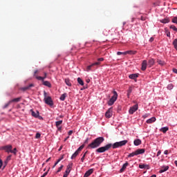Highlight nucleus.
I'll return each mask as SVG.
<instances>
[{
	"label": "nucleus",
	"instance_id": "f257e3e1",
	"mask_svg": "<svg viewBox=\"0 0 177 177\" xmlns=\"http://www.w3.org/2000/svg\"><path fill=\"white\" fill-rule=\"evenodd\" d=\"M104 142V138L98 137L93 140L91 143L88 145V149H97L100 145Z\"/></svg>",
	"mask_w": 177,
	"mask_h": 177
},
{
	"label": "nucleus",
	"instance_id": "f03ea898",
	"mask_svg": "<svg viewBox=\"0 0 177 177\" xmlns=\"http://www.w3.org/2000/svg\"><path fill=\"white\" fill-rule=\"evenodd\" d=\"M127 143H128V140H127L120 141V142H116L113 144H111V147L113 149H118V147H122V146H125Z\"/></svg>",
	"mask_w": 177,
	"mask_h": 177
},
{
	"label": "nucleus",
	"instance_id": "7ed1b4c3",
	"mask_svg": "<svg viewBox=\"0 0 177 177\" xmlns=\"http://www.w3.org/2000/svg\"><path fill=\"white\" fill-rule=\"evenodd\" d=\"M111 144H107L104 147H100L97 148L95 151L96 153H105V151H109L110 148L111 147Z\"/></svg>",
	"mask_w": 177,
	"mask_h": 177
},
{
	"label": "nucleus",
	"instance_id": "20e7f679",
	"mask_svg": "<svg viewBox=\"0 0 177 177\" xmlns=\"http://www.w3.org/2000/svg\"><path fill=\"white\" fill-rule=\"evenodd\" d=\"M46 95V91H44V102L46 104H48V106H53V100H52V97L50 96L48 97Z\"/></svg>",
	"mask_w": 177,
	"mask_h": 177
},
{
	"label": "nucleus",
	"instance_id": "39448f33",
	"mask_svg": "<svg viewBox=\"0 0 177 177\" xmlns=\"http://www.w3.org/2000/svg\"><path fill=\"white\" fill-rule=\"evenodd\" d=\"M117 97H118V94H117V91H113V95L108 102L109 106H113L115 101L117 100Z\"/></svg>",
	"mask_w": 177,
	"mask_h": 177
},
{
	"label": "nucleus",
	"instance_id": "423d86ee",
	"mask_svg": "<svg viewBox=\"0 0 177 177\" xmlns=\"http://www.w3.org/2000/svg\"><path fill=\"white\" fill-rule=\"evenodd\" d=\"M146 150L145 149H138L134 152L129 154L128 157H134V156H139V154H144Z\"/></svg>",
	"mask_w": 177,
	"mask_h": 177
},
{
	"label": "nucleus",
	"instance_id": "0eeeda50",
	"mask_svg": "<svg viewBox=\"0 0 177 177\" xmlns=\"http://www.w3.org/2000/svg\"><path fill=\"white\" fill-rule=\"evenodd\" d=\"M112 116H113V107H111L106 112L105 117L106 118H111Z\"/></svg>",
	"mask_w": 177,
	"mask_h": 177
},
{
	"label": "nucleus",
	"instance_id": "6e6552de",
	"mask_svg": "<svg viewBox=\"0 0 177 177\" xmlns=\"http://www.w3.org/2000/svg\"><path fill=\"white\" fill-rule=\"evenodd\" d=\"M70 172H71V165H68L66 170L65 171L63 177L68 176V175H70Z\"/></svg>",
	"mask_w": 177,
	"mask_h": 177
},
{
	"label": "nucleus",
	"instance_id": "1a4fd4ad",
	"mask_svg": "<svg viewBox=\"0 0 177 177\" xmlns=\"http://www.w3.org/2000/svg\"><path fill=\"white\" fill-rule=\"evenodd\" d=\"M12 149H13L12 145H6L2 147V149L5 150L6 153H10L12 151Z\"/></svg>",
	"mask_w": 177,
	"mask_h": 177
},
{
	"label": "nucleus",
	"instance_id": "9d476101",
	"mask_svg": "<svg viewBox=\"0 0 177 177\" xmlns=\"http://www.w3.org/2000/svg\"><path fill=\"white\" fill-rule=\"evenodd\" d=\"M138 109V104H135L134 106H131L129 111V114H133V113H135V111H136Z\"/></svg>",
	"mask_w": 177,
	"mask_h": 177
},
{
	"label": "nucleus",
	"instance_id": "9b49d317",
	"mask_svg": "<svg viewBox=\"0 0 177 177\" xmlns=\"http://www.w3.org/2000/svg\"><path fill=\"white\" fill-rule=\"evenodd\" d=\"M32 87H34V84H30L28 86L21 88V91H23V92H26V91H28L29 89H31V88Z\"/></svg>",
	"mask_w": 177,
	"mask_h": 177
},
{
	"label": "nucleus",
	"instance_id": "f8f14e48",
	"mask_svg": "<svg viewBox=\"0 0 177 177\" xmlns=\"http://www.w3.org/2000/svg\"><path fill=\"white\" fill-rule=\"evenodd\" d=\"M100 62H95L86 67V71H91L92 67H95V66H99Z\"/></svg>",
	"mask_w": 177,
	"mask_h": 177
},
{
	"label": "nucleus",
	"instance_id": "ddd939ff",
	"mask_svg": "<svg viewBox=\"0 0 177 177\" xmlns=\"http://www.w3.org/2000/svg\"><path fill=\"white\" fill-rule=\"evenodd\" d=\"M146 68H147V61L144 60L142 61V63L141 70L142 71H146Z\"/></svg>",
	"mask_w": 177,
	"mask_h": 177
},
{
	"label": "nucleus",
	"instance_id": "4468645a",
	"mask_svg": "<svg viewBox=\"0 0 177 177\" xmlns=\"http://www.w3.org/2000/svg\"><path fill=\"white\" fill-rule=\"evenodd\" d=\"M169 169V166H162L159 171V174H162V172H167V171H168Z\"/></svg>",
	"mask_w": 177,
	"mask_h": 177
},
{
	"label": "nucleus",
	"instance_id": "2eb2a0df",
	"mask_svg": "<svg viewBox=\"0 0 177 177\" xmlns=\"http://www.w3.org/2000/svg\"><path fill=\"white\" fill-rule=\"evenodd\" d=\"M93 174V169H88L84 175V177H89Z\"/></svg>",
	"mask_w": 177,
	"mask_h": 177
},
{
	"label": "nucleus",
	"instance_id": "dca6fc26",
	"mask_svg": "<svg viewBox=\"0 0 177 177\" xmlns=\"http://www.w3.org/2000/svg\"><path fill=\"white\" fill-rule=\"evenodd\" d=\"M48 77V74L46 73H44V76L41 77V76H36V79L38 80V81H42L44 82V80Z\"/></svg>",
	"mask_w": 177,
	"mask_h": 177
},
{
	"label": "nucleus",
	"instance_id": "f3484780",
	"mask_svg": "<svg viewBox=\"0 0 177 177\" xmlns=\"http://www.w3.org/2000/svg\"><path fill=\"white\" fill-rule=\"evenodd\" d=\"M138 77H139V73H133L129 75V78H130V80H136Z\"/></svg>",
	"mask_w": 177,
	"mask_h": 177
},
{
	"label": "nucleus",
	"instance_id": "a211bd4d",
	"mask_svg": "<svg viewBox=\"0 0 177 177\" xmlns=\"http://www.w3.org/2000/svg\"><path fill=\"white\" fill-rule=\"evenodd\" d=\"M129 165V163H128V162H126L123 165L122 167L120 169V172L122 173L124 172V171H125V169H127V167Z\"/></svg>",
	"mask_w": 177,
	"mask_h": 177
},
{
	"label": "nucleus",
	"instance_id": "6ab92c4d",
	"mask_svg": "<svg viewBox=\"0 0 177 177\" xmlns=\"http://www.w3.org/2000/svg\"><path fill=\"white\" fill-rule=\"evenodd\" d=\"M21 100V97H17L10 100V103H19Z\"/></svg>",
	"mask_w": 177,
	"mask_h": 177
},
{
	"label": "nucleus",
	"instance_id": "aec40b11",
	"mask_svg": "<svg viewBox=\"0 0 177 177\" xmlns=\"http://www.w3.org/2000/svg\"><path fill=\"white\" fill-rule=\"evenodd\" d=\"M156 117H152L147 120V124H153V122H156Z\"/></svg>",
	"mask_w": 177,
	"mask_h": 177
},
{
	"label": "nucleus",
	"instance_id": "412c9836",
	"mask_svg": "<svg viewBox=\"0 0 177 177\" xmlns=\"http://www.w3.org/2000/svg\"><path fill=\"white\" fill-rule=\"evenodd\" d=\"M43 85H44V86H48V88H52V84L48 81L44 80Z\"/></svg>",
	"mask_w": 177,
	"mask_h": 177
},
{
	"label": "nucleus",
	"instance_id": "4be33fe9",
	"mask_svg": "<svg viewBox=\"0 0 177 177\" xmlns=\"http://www.w3.org/2000/svg\"><path fill=\"white\" fill-rule=\"evenodd\" d=\"M154 59H150L148 62V66L149 67H153L154 66Z\"/></svg>",
	"mask_w": 177,
	"mask_h": 177
},
{
	"label": "nucleus",
	"instance_id": "5701e85b",
	"mask_svg": "<svg viewBox=\"0 0 177 177\" xmlns=\"http://www.w3.org/2000/svg\"><path fill=\"white\" fill-rule=\"evenodd\" d=\"M133 143L135 146H139L142 145V140H140V139H136L134 140Z\"/></svg>",
	"mask_w": 177,
	"mask_h": 177
},
{
	"label": "nucleus",
	"instance_id": "b1692460",
	"mask_svg": "<svg viewBox=\"0 0 177 177\" xmlns=\"http://www.w3.org/2000/svg\"><path fill=\"white\" fill-rule=\"evenodd\" d=\"M30 111L32 113V117H35V118H37L38 117V115L39 114V111L35 112L34 111H32V109H31Z\"/></svg>",
	"mask_w": 177,
	"mask_h": 177
},
{
	"label": "nucleus",
	"instance_id": "393cba45",
	"mask_svg": "<svg viewBox=\"0 0 177 177\" xmlns=\"http://www.w3.org/2000/svg\"><path fill=\"white\" fill-rule=\"evenodd\" d=\"M136 51L135 50H127V51H125V53L124 55H136Z\"/></svg>",
	"mask_w": 177,
	"mask_h": 177
},
{
	"label": "nucleus",
	"instance_id": "a878e982",
	"mask_svg": "<svg viewBox=\"0 0 177 177\" xmlns=\"http://www.w3.org/2000/svg\"><path fill=\"white\" fill-rule=\"evenodd\" d=\"M66 97H67V93H65L61 95L59 100H62V102H64V100H66Z\"/></svg>",
	"mask_w": 177,
	"mask_h": 177
},
{
	"label": "nucleus",
	"instance_id": "bb28decb",
	"mask_svg": "<svg viewBox=\"0 0 177 177\" xmlns=\"http://www.w3.org/2000/svg\"><path fill=\"white\" fill-rule=\"evenodd\" d=\"M169 128L167 127H162L160 129V131L162 132L163 133H166L167 131H168Z\"/></svg>",
	"mask_w": 177,
	"mask_h": 177
},
{
	"label": "nucleus",
	"instance_id": "cd10ccee",
	"mask_svg": "<svg viewBox=\"0 0 177 177\" xmlns=\"http://www.w3.org/2000/svg\"><path fill=\"white\" fill-rule=\"evenodd\" d=\"M62 124H63V120L57 121L55 122L56 127L59 128V127H60V125H62Z\"/></svg>",
	"mask_w": 177,
	"mask_h": 177
},
{
	"label": "nucleus",
	"instance_id": "c85d7f7f",
	"mask_svg": "<svg viewBox=\"0 0 177 177\" xmlns=\"http://www.w3.org/2000/svg\"><path fill=\"white\" fill-rule=\"evenodd\" d=\"M169 21V19L168 18H165L160 20V23H163V24H167Z\"/></svg>",
	"mask_w": 177,
	"mask_h": 177
},
{
	"label": "nucleus",
	"instance_id": "c756f323",
	"mask_svg": "<svg viewBox=\"0 0 177 177\" xmlns=\"http://www.w3.org/2000/svg\"><path fill=\"white\" fill-rule=\"evenodd\" d=\"M77 82L78 84H80V85H82V86H83L84 81L82 80V79H81V77L77 78Z\"/></svg>",
	"mask_w": 177,
	"mask_h": 177
},
{
	"label": "nucleus",
	"instance_id": "7c9ffc66",
	"mask_svg": "<svg viewBox=\"0 0 177 177\" xmlns=\"http://www.w3.org/2000/svg\"><path fill=\"white\" fill-rule=\"evenodd\" d=\"M11 159H12V155H9L7 157L6 160L5 161L6 165H7L8 162H9V161H10Z\"/></svg>",
	"mask_w": 177,
	"mask_h": 177
},
{
	"label": "nucleus",
	"instance_id": "2f4dec72",
	"mask_svg": "<svg viewBox=\"0 0 177 177\" xmlns=\"http://www.w3.org/2000/svg\"><path fill=\"white\" fill-rule=\"evenodd\" d=\"M78 154H80V153H78V151H75V152L72 155L71 159L74 160V158H75V157H77V156H78Z\"/></svg>",
	"mask_w": 177,
	"mask_h": 177
},
{
	"label": "nucleus",
	"instance_id": "473e14b6",
	"mask_svg": "<svg viewBox=\"0 0 177 177\" xmlns=\"http://www.w3.org/2000/svg\"><path fill=\"white\" fill-rule=\"evenodd\" d=\"M131 93H132V87H129L127 91V97H129Z\"/></svg>",
	"mask_w": 177,
	"mask_h": 177
},
{
	"label": "nucleus",
	"instance_id": "72a5a7b5",
	"mask_svg": "<svg viewBox=\"0 0 177 177\" xmlns=\"http://www.w3.org/2000/svg\"><path fill=\"white\" fill-rule=\"evenodd\" d=\"M65 83L68 85V86H71V82H70V79H65Z\"/></svg>",
	"mask_w": 177,
	"mask_h": 177
},
{
	"label": "nucleus",
	"instance_id": "f704fd0d",
	"mask_svg": "<svg viewBox=\"0 0 177 177\" xmlns=\"http://www.w3.org/2000/svg\"><path fill=\"white\" fill-rule=\"evenodd\" d=\"M173 45L174 46V48L177 50V39H175L173 41Z\"/></svg>",
	"mask_w": 177,
	"mask_h": 177
},
{
	"label": "nucleus",
	"instance_id": "c9c22d12",
	"mask_svg": "<svg viewBox=\"0 0 177 177\" xmlns=\"http://www.w3.org/2000/svg\"><path fill=\"white\" fill-rule=\"evenodd\" d=\"M157 63H158V64H160V66H164V64H165V62H164V61H162L161 59H158Z\"/></svg>",
	"mask_w": 177,
	"mask_h": 177
},
{
	"label": "nucleus",
	"instance_id": "e433bc0d",
	"mask_svg": "<svg viewBox=\"0 0 177 177\" xmlns=\"http://www.w3.org/2000/svg\"><path fill=\"white\" fill-rule=\"evenodd\" d=\"M12 103L10 102V101H9L7 104H6L3 106V109H8V107H9V106H10Z\"/></svg>",
	"mask_w": 177,
	"mask_h": 177
},
{
	"label": "nucleus",
	"instance_id": "4c0bfd02",
	"mask_svg": "<svg viewBox=\"0 0 177 177\" xmlns=\"http://www.w3.org/2000/svg\"><path fill=\"white\" fill-rule=\"evenodd\" d=\"M87 153H88V151H86L84 153L83 156L82 157V158H81L82 162H84V160H85V157H86Z\"/></svg>",
	"mask_w": 177,
	"mask_h": 177
},
{
	"label": "nucleus",
	"instance_id": "58836bf2",
	"mask_svg": "<svg viewBox=\"0 0 177 177\" xmlns=\"http://www.w3.org/2000/svg\"><path fill=\"white\" fill-rule=\"evenodd\" d=\"M63 168H64V165H62L59 168L58 170L57 171V174H59V172H60Z\"/></svg>",
	"mask_w": 177,
	"mask_h": 177
},
{
	"label": "nucleus",
	"instance_id": "ea45409f",
	"mask_svg": "<svg viewBox=\"0 0 177 177\" xmlns=\"http://www.w3.org/2000/svg\"><path fill=\"white\" fill-rule=\"evenodd\" d=\"M171 21H172V23H174L175 24H177V17H173Z\"/></svg>",
	"mask_w": 177,
	"mask_h": 177
},
{
	"label": "nucleus",
	"instance_id": "a19ab883",
	"mask_svg": "<svg viewBox=\"0 0 177 177\" xmlns=\"http://www.w3.org/2000/svg\"><path fill=\"white\" fill-rule=\"evenodd\" d=\"M61 161H62V159H58L57 162L55 163V165L53 166V168H55V167H56V165H57L59 162H60Z\"/></svg>",
	"mask_w": 177,
	"mask_h": 177
},
{
	"label": "nucleus",
	"instance_id": "79ce46f5",
	"mask_svg": "<svg viewBox=\"0 0 177 177\" xmlns=\"http://www.w3.org/2000/svg\"><path fill=\"white\" fill-rule=\"evenodd\" d=\"M82 149H84V145L80 146L77 150L76 151H77V153H80V151H81L82 150Z\"/></svg>",
	"mask_w": 177,
	"mask_h": 177
},
{
	"label": "nucleus",
	"instance_id": "37998d69",
	"mask_svg": "<svg viewBox=\"0 0 177 177\" xmlns=\"http://www.w3.org/2000/svg\"><path fill=\"white\" fill-rule=\"evenodd\" d=\"M10 153H12V154L16 155V153H17V149L15 148L13 150L11 149Z\"/></svg>",
	"mask_w": 177,
	"mask_h": 177
},
{
	"label": "nucleus",
	"instance_id": "c03bdc74",
	"mask_svg": "<svg viewBox=\"0 0 177 177\" xmlns=\"http://www.w3.org/2000/svg\"><path fill=\"white\" fill-rule=\"evenodd\" d=\"M38 73H39V71H38V70H36L35 71V73H34V77H35V78H37V77H38V75H37V74H38Z\"/></svg>",
	"mask_w": 177,
	"mask_h": 177
},
{
	"label": "nucleus",
	"instance_id": "a18cd8bd",
	"mask_svg": "<svg viewBox=\"0 0 177 177\" xmlns=\"http://www.w3.org/2000/svg\"><path fill=\"white\" fill-rule=\"evenodd\" d=\"M39 138H41V133H37L36 136H35V138L36 139H39Z\"/></svg>",
	"mask_w": 177,
	"mask_h": 177
},
{
	"label": "nucleus",
	"instance_id": "49530a36",
	"mask_svg": "<svg viewBox=\"0 0 177 177\" xmlns=\"http://www.w3.org/2000/svg\"><path fill=\"white\" fill-rule=\"evenodd\" d=\"M124 53H125V52H120V51H118V53H117V55H118V56H120V55H124V56L126 55L125 54H124Z\"/></svg>",
	"mask_w": 177,
	"mask_h": 177
},
{
	"label": "nucleus",
	"instance_id": "de8ad7c7",
	"mask_svg": "<svg viewBox=\"0 0 177 177\" xmlns=\"http://www.w3.org/2000/svg\"><path fill=\"white\" fill-rule=\"evenodd\" d=\"M139 168H140V169H143V168H146V165H139Z\"/></svg>",
	"mask_w": 177,
	"mask_h": 177
},
{
	"label": "nucleus",
	"instance_id": "09e8293b",
	"mask_svg": "<svg viewBox=\"0 0 177 177\" xmlns=\"http://www.w3.org/2000/svg\"><path fill=\"white\" fill-rule=\"evenodd\" d=\"M48 172H49V169L47 171H46L41 177H45L46 175H48Z\"/></svg>",
	"mask_w": 177,
	"mask_h": 177
},
{
	"label": "nucleus",
	"instance_id": "8fccbe9b",
	"mask_svg": "<svg viewBox=\"0 0 177 177\" xmlns=\"http://www.w3.org/2000/svg\"><path fill=\"white\" fill-rule=\"evenodd\" d=\"M3 165V162L2 161V159H0V169L2 168V166Z\"/></svg>",
	"mask_w": 177,
	"mask_h": 177
},
{
	"label": "nucleus",
	"instance_id": "3c124183",
	"mask_svg": "<svg viewBox=\"0 0 177 177\" xmlns=\"http://www.w3.org/2000/svg\"><path fill=\"white\" fill-rule=\"evenodd\" d=\"M103 60H104V58H103V57H101V58H98V59H97L98 63H99V62H103Z\"/></svg>",
	"mask_w": 177,
	"mask_h": 177
},
{
	"label": "nucleus",
	"instance_id": "603ef678",
	"mask_svg": "<svg viewBox=\"0 0 177 177\" xmlns=\"http://www.w3.org/2000/svg\"><path fill=\"white\" fill-rule=\"evenodd\" d=\"M57 128V131H59V132H62V127H58Z\"/></svg>",
	"mask_w": 177,
	"mask_h": 177
},
{
	"label": "nucleus",
	"instance_id": "864d4df0",
	"mask_svg": "<svg viewBox=\"0 0 177 177\" xmlns=\"http://www.w3.org/2000/svg\"><path fill=\"white\" fill-rule=\"evenodd\" d=\"M68 135H69V136L73 135V131L72 130L69 131L68 133Z\"/></svg>",
	"mask_w": 177,
	"mask_h": 177
},
{
	"label": "nucleus",
	"instance_id": "5fc2aeb1",
	"mask_svg": "<svg viewBox=\"0 0 177 177\" xmlns=\"http://www.w3.org/2000/svg\"><path fill=\"white\" fill-rule=\"evenodd\" d=\"M37 118H39V120H43L42 116L39 115V114L38 115V116L37 117Z\"/></svg>",
	"mask_w": 177,
	"mask_h": 177
},
{
	"label": "nucleus",
	"instance_id": "6e6d98bb",
	"mask_svg": "<svg viewBox=\"0 0 177 177\" xmlns=\"http://www.w3.org/2000/svg\"><path fill=\"white\" fill-rule=\"evenodd\" d=\"M168 88H169V89H172V88H174V86H172V84H169L168 86Z\"/></svg>",
	"mask_w": 177,
	"mask_h": 177
},
{
	"label": "nucleus",
	"instance_id": "4d7b16f0",
	"mask_svg": "<svg viewBox=\"0 0 177 177\" xmlns=\"http://www.w3.org/2000/svg\"><path fill=\"white\" fill-rule=\"evenodd\" d=\"M173 72L175 73V74H177V69L173 68Z\"/></svg>",
	"mask_w": 177,
	"mask_h": 177
},
{
	"label": "nucleus",
	"instance_id": "13d9d810",
	"mask_svg": "<svg viewBox=\"0 0 177 177\" xmlns=\"http://www.w3.org/2000/svg\"><path fill=\"white\" fill-rule=\"evenodd\" d=\"M153 41H154V38L151 37V38L149 39V41H150V42H153Z\"/></svg>",
	"mask_w": 177,
	"mask_h": 177
},
{
	"label": "nucleus",
	"instance_id": "bf43d9fd",
	"mask_svg": "<svg viewBox=\"0 0 177 177\" xmlns=\"http://www.w3.org/2000/svg\"><path fill=\"white\" fill-rule=\"evenodd\" d=\"M160 154H161V151H158L157 153V157H158V156H160Z\"/></svg>",
	"mask_w": 177,
	"mask_h": 177
},
{
	"label": "nucleus",
	"instance_id": "052dcab7",
	"mask_svg": "<svg viewBox=\"0 0 177 177\" xmlns=\"http://www.w3.org/2000/svg\"><path fill=\"white\" fill-rule=\"evenodd\" d=\"M167 37H171V32H168L167 33Z\"/></svg>",
	"mask_w": 177,
	"mask_h": 177
},
{
	"label": "nucleus",
	"instance_id": "680f3d73",
	"mask_svg": "<svg viewBox=\"0 0 177 177\" xmlns=\"http://www.w3.org/2000/svg\"><path fill=\"white\" fill-rule=\"evenodd\" d=\"M164 154L167 155V154H168V150H165V151H164Z\"/></svg>",
	"mask_w": 177,
	"mask_h": 177
},
{
	"label": "nucleus",
	"instance_id": "e2e57ef3",
	"mask_svg": "<svg viewBox=\"0 0 177 177\" xmlns=\"http://www.w3.org/2000/svg\"><path fill=\"white\" fill-rule=\"evenodd\" d=\"M86 82H87V84H89V82H91V80L87 79V80H86Z\"/></svg>",
	"mask_w": 177,
	"mask_h": 177
},
{
	"label": "nucleus",
	"instance_id": "0e129e2a",
	"mask_svg": "<svg viewBox=\"0 0 177 177\" xmlns=\"http://www.w3.org/2000/svg\"><path fill=\"white\" fill-rule=\"evenodd\" d=\"M49 161H50V158H48V159L46 160V162H49Z\"/></svg>",
	"mask_w": 177,
	"mask_h": 177
},
{
	"label": "nucleus",
	"instance_id": "69168bd1",
	"mask_svg": "<svg viewBox=\"0 0 177 177\" xmlns=\"http://www.w3.org/2000/svg\"><path fill=\"white\" fill-rule=\"evenodd\" d=\"M141 20H142V21H145V17H141Z\"/></svg>",
	"mask_w": 177,
	"mask_h": 177
},
{
	"label": "nucleus",
	"instance_id": "338daca9",
	"mask_svg": "<svg viewBox=\"0 0 177 177\" xmlns=\"http://www.w3.org/2000/svg\"><path fill=\"white\" fill-rule=\"evenodd\" d=\"M88 140H89V139L86 138V140H85L84 143H88Z\"/></svg>",
	"mask_w": 177,
	"mask_h": 177
},
{
	"label": "nucleus",
	"instance_id": "774afa93",
	"mask_svg": "<svg viewBox=\"0 0 177 177\" xmlns=\"http://www.w3.org/2000/svg\"><path fill=\"white\" fill-rule=\"evenodd\" d=\"M174 164L176 165V167H177V160H175L174 161Z\"/></svg>",
	"mask_w": 177,
	"mask_h": 177
}]
</instances>
